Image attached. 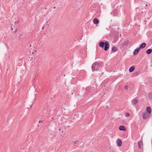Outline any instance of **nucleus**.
Segmentation results:
<instances>
[{
  "label": "nucleus",
  "instance_id": "33",
  "mask_svg": "<svg viewBox=\"0 0 152 152\" xmlns=\"http://www.w3.org/2000/svg\"><path fill=\"white\" fill-rule=\"evenodd\" d=\"M60 130H61L60 129H59V131H60Z\"/></svg>",
  "mask_w": 152,
  "mask_h": 152
},
{
  "label": "nucleus",
  "instance_id": "11",
  "mask_svg": "<svg viewBox=\"0 0 152 152\" xmlns=\"http://www.w3.org/2000/svg\"><path fill=\"white\" fill-rule=\"evenodd\" d=\"M146 111L149 114L151 113V110L150 107H147Z\"/></svg>",
  "mask_w": 152,
  "mask_h": 152
},
{
  "label": "nucleus",
  "instance_id": "18",
  "mask_svg": "<svg viewBox=\"0 0 152 152\" xmlns=\"http://www.w3.org/2000/svg\"><path fill=\"white\" fill-rule=\"evenodd\" d=\"M129 41L128 40H126L124 42V44H127L128 43Z\"/></svg>",
  "mask_w": 152,
  "mask_h": 152
},
{
  "label": "nucleus",
  "instance_id": "34",
  "mask_svg": "<svg viewBox=\"0 0 152 152\" xmlns=\"http://www.w3.org/2000/svg\"><path fill=\"white\" fill-rule=\"evenodd\" d=\"M53 99V98L52 97L51 98V99Z\"/></svg>",
  "mask_w": 152,
  "mask_h": 152
},
{
  "label": "nucleus",
  "instance_id": "29",
  "mask_svg": "<svg viewBox=\"0 0 152 152\" xmlns=\"http://www.w3.org/2000/svg\"><path fill=\"white\" fill-rule=\"evenodd\" d=\"M32 107V105H31L30 106V107Z\"/></svg>",
  "mask_w": 152,
  "mask_h": 152
},
{
  "label": "nucleus",
  "instance_id": "9",
  "mask_svg": "<svg viewBox=\"0 0 152 152\" xmlns=\"http://www.w3.org/2000/svg\"><path fill=\"white\" fill-rule=\"evenodd\" d=\"M137 102L138 101L137 99H133L132 101V103L133 105L136 104Z\"/></svg>",
  "mask_w": 152,
  "mask_h": 152
},
{
  "label": "nucleus",
  "instance_id": "1",
  "mask_svg": "<svg viewBox=\"0 0 152 152\" xmlns=\"http://www.w3.org/2000/svg\"><path fill=\"white\" fill-rule=\"evenodd\" d=\"M99 46L102 48H103L104 47V50L107 51L110 45L108 41H106L105 42H99Z\"/></svg>",
  "mask_w": 152,
  "mask_h": 152
},
{
  "label": "nucleus",
  "instance_id": "31",
  "mask_svg": "<svg viewBox=\"0 0 152 152\" xmlns=\"http://www.w3.org/2000/svg\"><path fill=\"white\" fill-rule=\"evenodd\" d=\"M11 28H12V30H13V28H12V27H11Z\"/></svg>",
  "mask_w": 152,
  "mask_h": 152
},
{
  "label": "nucleus",
  "instance_id": "8",
  "mask_svg": "<svg viewBox=\"0 0 152 152\" xmlns=\"http://www.w3.org/2000/svg\"><path fill=\"white\" fill-rule=\"evenodd\" d=\"M138 147L140 148H142V142L141 141H140L138 143Z\"/></svg>",
  "mask_w": 152,
  "mask_h": 152
},
{
  "label": "nucleus",
  "instance_id": "16",
  "mask_svg": "<svg viewBox=\"0 0 152 152\" xmlns=\"http://www.w3.org/2000/svg\"><path fill=\"white\" fill-rule=\"evenodd\" d=\"M149 98L150 99L152 100V93H150L149 95Z\"/></svg>",
  "mask_w": 152,
  "mask_h": 152
},
{
  "label": "nucleus",
  "instance_id": "23",
  "mask_svg": "<svg viewBox=\"0 0 152 152\" xmlns=\"http://www.w3.org/2000/svg\"><path fill=\"white\" fill-rule=\"evenodd\" d=\"M17 32V29H15V31H14V33H16Z\"/></svg>",
  "mask_w": 152,
  "mask_h": 152
},
{
  "label": "nucleus",
  "instance_id": "21",
  "mask_svg": "<svg viewBox=\"0 0 152 152\" xmlns=\"http://www.w3.org/2000/svg\"><path fill=\"white\" fill-rule=\"evenodd\" d=\"M43 121H39V123H43Z\"/></svg>",
  "mask_w": 152,
  "mask_h": 152
},
{
  "label": "nucleus",
  "instance_id": "5",
  "mask_svg": "<svg viewBox=\"0 0 152 152\" xmlns=\"http://www.w3.org/2000/svg\"><path fill=\"white\" fill-rule=\"evenodd\" d=\"M140 50V49L139 48H138L135 49L134 50V52H133L134 55H136L138 53Z\"/></svg>",
  "mask_w": 152,
  "mask_h": 152
},
{
  "label": "nucleus",
  "instance_id": "32",
  "mask_svg": "<svg viewBox=\"0 0 152 152\" xmlns=\"http://www.w3.org/2000/svg\"><path fill=\"white\" fill-rule=\"evenodd\" d=\"M147 6V4H146L145 5V6Z\"/></svg>",
  "mask_w": 152,
  "mask_h": 152
},
{
  "label": "nucleus",
  "instance_id": "24",
  "mask_svg": "<svg viewBox=\"0 0 152 152\" xmlns=\"http://www.w3.org/2000/svg\"><path fill=\"white\" fill-rule=\"evenodd\" d=\"M72 78H75V75L73 76H72Z\"/></svg>",
  "mask_w": 152,
  "mask_h": 152
},
{
  "label": "nucleus",
  "instance_id": "26",
  "mask_svg": "<svg viewBox=\"0 0 152 152\" xmlns=\"http://www.w3.org/2000/svg\"><path fill=\"white\" fill-rule=\"evenodd\" d=\"M73 92H73V91L71 93V94H73Z\"/></svg>",
  "mask_w": 152,
  "mask_h": 152
},
{
  "label": "nucleus",
  "instance_id": "10",
  "mask_svg": "<svg viewBox=\"0 0 152 152\" xmlns=\"http://www.w3.org/2000/svg\"><path fill=\"white\" fill-rule=\"evenodd\" d=\"M93 23L95 24H97L99 23V21L97 18H95L93 20Z\"/></svg>",
  "mask_w": 152,
  "mask_h": 152
},
{
  "label": "nucleus",
  "instance_id": "2",
  "mask_svg": "<svg viewBox=\"0 0 152 152\" xmlns=\"http://www.w3.org/2000/svg\"><path fill=\"white\" fill-rule=\"evenodd\" d=\"M100 68L99 63L98 62H95L91 66L92 70L94 72L98 70Z\"/></svg>",
  "mask_w": 152,
  "mask_h": 152
},
{
  "label": "nucleus",
  "instance_id": "30",
  "mask_svg": "<svg viewBox=\"0 0 152 152\" xmlns=\"http://www.w3.org/2000/svg\"><path fill=\"white\" fill-rule=\"evenodd\" d=\"M53 8H54V9H55V8H56V7H53Z\"/></svg>",
  "mask_w": 152,
  "mask_h": 152
},
{
  "label": "nucleus",
  "instance_id": "19",
  "mask_svg": "<svg viewBox=\"0 0 152 152\" xmlns=\"http://www.w3.org/2000/svg\"><path fill=\"white\" fill-rule=\"evenodd\" d=\"M126 117H129V116L130 115H129V113H126Z\"/></svg>",
  "mask_w": 152,
  "mask_h": 152
},
{
  "label": "nucleus",
  "instance_id": "4",
  "mask_svg": "<svg viewBox=\"0 0 152 152\" xmlns=\"http://www.w3.org/2000/svg\"><path fill=\"white\" fill-rule=\"evenodd\" d=\"M146 44L145 43H142L139 46V48L140 49H143L145 48L146 46Z\"/></svg>",
  "mask_w": 152,
  "mask_h": 152
},
{
  "label": "nucleus",
  "instance_id": "25",
  "mask_svg": "<svg viewBox=\"0 0 152 152\" xmlns=\"http://www.w3.org/2000/svg\"><path fill=\"white\" fill-rule=\"evenodd\" d=\"M41 5V3H39V4H38L37 5H38H38L40 6V5Z\"/></svg>",
  "mask_w": 152,
  "mask_h": 152
},
{
  "label": "nucleus",
  "instance_id": "17",
  "mask_svg": "<svg viewBox=\"0 0 152 152\" xmlns=\"http://www.w3.org/2000/svg\"><path fill=\"white\" fill-rule=\"evenodd\" d=\"M128 87H129V86L127 85L126 86H124V88H125V89L126 90H127L128 89Z\"/></svg>",
  "mask_w": 152,
  "mask_h": 152
},
{
  "label": "nucleus",
  "instance_id": "15",
  "mask_svg": "<svg viewBox=\"0 0 152 152\" xmlns=\"http://www.w3.org/2000/svg\"><path fill=\"white\" fill-rule=\"evenodd\" d=\"M19 33V34L20 35L19 39H22V32H20Z\"/></svg>",
  "mask_w": 152,
  "mask_h": 152
},
{
  "label": "nucleus",
  "instance_id": "14",
  "mask_svg": "<svg viewBox=\"0 0 152 152\" xmlns=\"http://www.w3.org/2000/svg\"><path fill=\"white\" fill-rule=\"evenodd\" d=\"M112 51L114 53L117 50V48L115 47H113L112 48Z\"/></svg>",
  "mask_w": 152,
  "mask_h": 152
},
{
  "label": "nucleus",
  "instance_id": "12",
  "mask_svg": "<svg viewBox=\"0 0 152 152\" xmlns=\"http://www.w3.org/2000/svg\"><path fill=\"white\" fill-rule=\"evenodd\" d=\"M152 52V49H149L146 51V53L148 54H150Z\"/></svg>",
  "mask_w": 152,
  "mask_h": 152
},
{
  "label": "nucleus",
  "instance_id": "13",
  "mask_svg": "<svg viewBox=\"0 0 152 152\" xmlns=\"http://www.w3.org/2000/svg\"><path fill=\"white\" fill-rule=\"evenodd\" d=\"M134 69L135 67L134 66H131L129 68V71L130 72H132L134 70Z\"/></svg>",
  "mask_w": 152,
  "mask_h": 152
},
{
  "label": "nucleus",
  "instance_id": "27",
  "mask_svg": "<svg viewBox=\"0 0 152 152\" xmlns=\"http://www.w3.org/2000/svg\"><path fill=\"white\" fill-rule=\"evenodd\" d=\"M31 45H30V47H31Z\"/></svg>",
  "mask_w": 152,
  "mask_h": 152
},
{
  "label": "nucleus",
  "instance_id": "22",
  "mask_svg": "<svg viewBox=\"0 0 152 152\" xmlns=\"http://www.w3.org/2000/svg\"><path fill=\"white\" fill-rule=\"evenodd\" d=\"M78 142V140L77 141H75L74 142V144H75L77 143V142Z\"/></svg>",
  "mask_w": 152,
  "mask_h": 152
},
{
  "label": "nucleus",
  "instance_id": "20",
  "mask_svg": "<svg viewBox=\"0 0 152 152\" xmlns=\"http://www.w3.org/2000/svg\"><path fill=\"white\" fill-rule=\"evenodd\" d=\"M19 22V20H18V21H15V25H17V24L18 23V22Z\"/></svg>",
  "mask_w": 152,
  "mask_h": 152
},
{
  "label": "nucleus",
  "instance_id": "3",
  "mask_svg": "<svg viewBox=\"0 0 152 152\" xmlns=\"http://www.w3.org/2000/svg\"><path fill=\"white\" fill-rule=\"evenodd\" d=\"M142 116L143 119H145L149 117V115L147 113L145 112L142 113Z\"/></svg>",
  "mask_w": 152,
  "mask_h": 152
},
{
  "label": "nucleus",
  "instance_id": "28",
  "mask_svg": "<svg viewBox=\"0 0 152 152\" xmlns=\"http://www.w3.org/2000/svg\"><path fill=\"white\" fill-rule=\"evenodd\" d=\"M88 88H87V89H87V90H88Z\"/></svg>",
  "mask_w": 152,
  "mask_h": 152
},
{
  "label": "nucleus",
  "instance_id": "6",
  "mask_svg": "<svg viewBox=\"0 0 152 152\" xmlns=\"http://www.w3.org/2000/svg\"><path fill=\"white\" fill-rule=\"evenodd\" d=\"M117 145L118 146H121L122 145V142L121 140L120 139H118L117 140Z\"/></svg>",
  "mask_w": 152,
  "mask_h": 152
},
{
  "label": "nucleus",
  "instance_id": "7",
  "mask_svg": "<svg viewBox=\"0 0 152 152\" xmlns=\"http://www.w3.org/2000/svg\"><path fill=\"white\" fill-rule=\"evenodd\" d=\"M119 129L121 131H125L126 129L125 127L123 126H119Z\"/></svg>",
  "mask_w": 152,
  "mask_h": 152
}]
</instances>
